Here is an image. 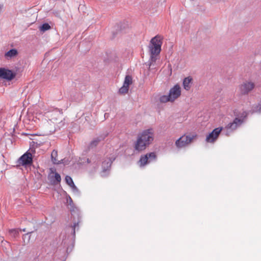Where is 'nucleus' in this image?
I'll use <instances>...</instances> for the list:
<instances>
[{"mask_svg":"<svg viewBox=\"0 0 261 261\" xmlns=\"http://www.w3.org/2000/svg\"><path fill=\"white\" fill-rule=\"evenodd\" d=\"M153 140V130L151 128L143 130L138 136L135 143V150L141 152L145 150Z\"/></svg>","mask_w":261,"mask_h":261,"instance_id":"nucleus-1","label":"nucleus"},{"mask_svg":"<svg viewBox=\"0 0 261 261\" xmlns=\"http://www.w3.org/2000/svg\"><path fill=\"white\" fill-rule=\"evenodd\" d=\"M247 116L246 112H243L239 117L234 118L232 122L229 123L224 128H223V133L225 135L229 136L243 123Z\"/></svg>","mask_w":261,"mask_h":261,"instance_id":"nucleus-2","label":"nucleus"},{"mask_svg":"<svg viewBox=\"0 0 261 261\" xmlns=\"http://www.w3.org/2000/svg\"><path fill=\"white\" fill-rule=\"evenodd\" d=\"M162 39L161 36L159 35L151 39L149 46L150 54L159 55L160 53L163 43Z\"/></svg>","mask_w":261,"mask_h":261,"instance_id":"nucleus-3","label":"nucleus"},{"mask_svg":"<svg viewBox=\"0 0 261 261\" xmlns=\"http://www.w3.org/2000/svg\"><path fill=\"white\" fill-rule=\"evenodd\" d=\"M195 137L194 135L182 136L176 141L175 145L178 148L185 147L192 142Z\"/></svg>","mask_w":261,"mask_h":261,"instance_id":"nucleus-4","label":"nucleus"},{"mask_svg":"<svg viewBox=\"0 0 261 261\" xmlns=\"http://www.w3.org/2000/svg\"><path fill=\"white\" fill-rule=\"evenodd\" d=\"M33 161L32 153L27 151L18 159L17 162L19 164L27 167L32 165Z\"/></svg>","mask_w":261,"mask_h":261,"instance_id":"nucleus-5","label":"nucleus"},{"mask_svg":"<svg viewBox=\"0 0 261 261\" xmlns=\"http://www.w3.org/2000/svg\"><path fill=\"white\" fill-rule=\"evenodd\" d=\"M255 87L254 83L249 81L243 82L239 87L240 94L247 95Z\"/></svg>","mask_w":261,"mask_h":261,"instance_id":"nucleus-6","label":"nucleus"},{"mask_svg":"<svg viewBox=\"0 0 261 261\" xmlns=\"http://www.w3.org/2000/svg\"><path fill=\"white\" fill-rule=\"evenodd\" d=\"M222 130L223 127H218L215 128L206 136L205 139L206 142L208 143L215 142Z\"/></svg>","mask_w":261,"mask_h":261,"instance_id":"nucleus-7","label":"nucleus"},{"mask_svg":"<svg viewBox=\"0 0 261 261\" xmlns=\"http://www.w3.org/2000/svg\"><path fill=\"white\" fill-rule=\"evenodd\" d=\"M15 75V73L12 70L5 68H0V79L10 81L14 78Z\"/></svg>","mask_w":261,"mask_h":261,"instance_id":"nucleus-8","label":"nucleus"},{"mask_svg":"<svg viewBox=\"0 0 261 261\" xmlns=\"http://www.w3.org/2000/svg\"><path fill=\"white\" fill-rule=\"evenodd\" d=\"M168 95L171 100V102L174 101L181 95V89L180 86L177 84L174 85L170 89Z\"/></svg>","mask_w":261,"mask_h":261,"instance_id":"nucleus-9","label":"nucleus"},{"mask_svg":"<svg viewBox=\"0 0 261 261\" xmlns=\"http://www.w3.org/2000/svg\"><path fill=\"white\" fill-rule=\"evenodd\" d=\"M114 160V158H107L102 162V171L101 172L102 176H105L106 175L105 173L110 170L111 164Z\"/></svg>","mask_w":261,"mask_h":261,"instance_id":"nucleus-10","label":"nucleus"},{"mask_svg":"<svg viewBox=\"0 0 261 261\" xmlns=\"http://www.w3.org/2000/svg\"><path fill=\"white\" fill-rule=\"evenodd\" d=\"M99 156L97 155L92 156L90 159H86L85 160L88 164H90L94 170L97 169L100 162Z\"/></svg>","mask_w":261,"mask_h":261,"instance_id":"nucleus-11","label":"nucleus"},{"mask_svg":"<svg viewBox=\"0 0 261 261\" xmlns=\"http://www.w3.org/2000/svg\"><path fill=\"white\" fill-rule=\"evenodd\" d=\"M106 136H100L99 137L94 139L89 144L88 148L89 149H92L95 147L99 143L100 141L105 139Z\"/></svg>","mask_w":261,"mask_h":261,"instance_id":"nucleus-12","label":"nucleus"},{"mask_svg":"<svg viewBox=\"0 0 261 261\" xmlns=\"http://www.w3.org/2000/svg\"><path fill=\"white\" fill-rule=\"evenodd\" d=\"M192 82V78L190 77H186L183 81V86L185 90H189L191 87V83Z\"/></svg>","mask_w":261,"mask_h":261,"instance_id":"nucleus-13","label":"nucleus"},{"mask_svg":"<svg viewBox=\"0 0 261 261\" xmlns=\"http://www.w3.org/2000/svg\"><path fill=\"white\" fill-rule=\"evenodd\" d=\"M18 54L17 50L16 49H11L5 53V56L6 58H11L16 56Z\"/></svg>","mask_w":261,"mask_h":261,"instance_id":"nucleus-14","label":"nucleus"},{"mask_svg":"<svg viewBox=\"0 0 261 261\" xmlns=\"http://www.w3.org/2000/svg\"><path fill=\"white\" fill-rule=\"evenodd\" d=\"M139 162L140 163V167H143L145 165L149 163L146 154L140 157Z\"/></svg>","mask_w":261,"mask_h":261,"instance_id":"nucleus-15","label":"nucleus"},{"mask_svg":"<svg viewBox=\"0 0 261 261\" xmlns=\"http://www.w3.org/2000/svg\"><path fill=\"white\" fill-rule=\"evenodd\" d=\"M58 156V152L56 150H54L51 153V159L53 163L55 164H59L61 163L59 161H58V160L56 159V158Z\"/></svg>","mask_w":261,"mask_h":261,"instance_id":"nucleus-16","label":"nucleus"},{"mask_svg":"<svg viewBox=\"0 0 261 261\" xmlns=\"http://www.w3.org/2000/svg\"><path fill=\"white\" fill-rule=\"evenodd\" d=\"M33 232V231H29L28 232H27V233L24 234L22 236V240H23V244L24 245H25L27 244H28L30 240V239H31V234Z\"/></svg>","mask_w":261,"mask_h":261,"instance_id":"nucleus-17","label":"nucleus"},{"mask_svg":"<svg viewBox=\"0 0 261 261\" xmlns=\"http://www.w3.org/2000/svg\"><path fill=\"white\" fill-rule=\"evenodd\" d=\"M62 244L63 245L64 247H66V252H68L69 249L68 245L69 244L72 245V242L70 240H69L68 238L66 239V237H65L64 239L63 238Z\"/></svg>","mask_w":261,"mask_h":261,"instance_id":"nucleus-18","label":"nucleus"},{"mask_svg":"<svg viewBox=\"0 0 261 261\" xmlns=\"http://www.w3.org/2000/svg\"><path fill=\"white\" fill-rule=\"evenodd\" d=\"M147 158L148 159L149 163L155 161L156 160V155L155 152H150L146 153Z\"/></svg>","mask_w":261,"mask_h":261,"instance_id":"nucleus-19","label":"nucleus"},{"mask_svg":"<svg viewBox=\"0 0 261 261\" xmlns=\"http://www.w3.org/2000/svg\"><path fill=\"white\" fill-rule=\"evenodd\" d=\"M132 84V77L129 75H126L125 77L124 81L123 82L124 85L129 87V85Z\"/></svg>","mask_w":261,"mask_h":261,"instance_id":"nucleus-20","label":"nucleus"},{"mask_svg":"<svg viewBox=\"0 0 261 261\" xmlns=\"http://www.w3.org/2000/svg\"><path fill=\"white\" fill-rule=\"evenodd\" d=\"M61 181V177L60 175L57 173H55V180H51L52 184L53 185H56L58 183H60Z\"/></svg>","mask_w":261,"mask_h":261,"instance_id":"nucleus-21","label":"nucleus"},{"mask_svg":"<svg viewBox=\"0 0 261 261\" xmlns=\"http://www.w3.org/2000/svg\"><path fill=\"white\" fill-rule=\"evenodd\" d=\"M9 233L12 237L16 238L19 236V230L18 229H10L9 230Z\"/></svg>","mask_w":261,"mask_h":261,"instance_id":"nucleus-22","label":"nucleus"},{"mask_svg":"<svg viewBox=\"0 0 261 261\" xmlns=\"http://www.w3.org/2000/svg\"><path fill=\"white\" fill-rule=\"evenodd\" d=\"M77 228L79 229V222H74L73 225H71L70 228L71 229V234L72 235V238L74 239L75 236V229Z\"/></svg>","mask_w":261,"mask_h":261,"instance_id":"nucleus-23","label":"nucleus"},{"mask_svg":"<svg viewBox=\"0 0 261 261\" xmlns=\"http://www.w3.org/2000/svg\"><path fill=\"white\" fill-rule=\"evenodd\" d=\"M159 100L161 102H162V103H165L168 101L171 102V100L170 98L169 97V95H164L161 96L160 97Z\"/></svg>","mask_w":261,"mask_h":261,"instance_id":"nucleus-24","label":"nucleus"},{"mask_svg":"<svg viewBox=\"0 0 261 261\" xmlns=\"http://www.w3.org/2000/svg\"><path fill=\"white\" fill-rule=\"evenodd\" d=\"M50 29V26L48 23H44L40 27V30L41 32H44Z\"/></svg>","mask_w":261,"mask_h":261,"instance_id":"nucleus-25","label":"nucleus"},{"mask_svg":"<svg viewBox=\"0 0 261 261\" xmlns=\"http://www.w3.org/2000/svg\"><path fill=\"white\" fill-rule=\"evenodd\" d=\"M72 190V192L73 194L77 196H80L81 195L80 191L79 190V189L76 187V186L74 184L72 186L70 187Z\"/></svg>","mask_w":261,"mask_h":261,"instance_id":"nucleus-26","label":"nucleus"},{"mask_svg":"<svg viewBox=\"0 0 261 261\" xmlns=\"http://www.w3.org/2000/svg\"><path fill=\"white\" fill-rule=\"evenodd\" d=\"M65 180L66 183L70 187L74 184L72 178L69 175H66L65 176Z\"/></svg>","mask_w":261,"mask_h":261,"instance_id":"nucleus-27","label":"nucleus"},{"mask_svg":"<svg viewBox=\"0 0 261 261\" xmlns=\"http://www.w3.org/2000/svg\"><path fill=\"white\" fill-rule=\"evenodd\" d=\"M129 89V87L124 85L119 89V92L120 94H124L127 93Z\"/></svg>","mask_w":261,"mask_h":261,"instance_id":"nucleus-28","label":"nucleus"},{"mask_svg":"<svg viewBox=\"0 0 261 261\" xmlns=\"http://www.w3.org/2000/svg\"><path fill=\"white\" fill-rule=\"evenodd\" d=\"M122 25H123V24L121 23V24H118L117 26L115 27L116 28H116V32H115L114 31H113V35L114 37L116 34H118V31H119V32H122Z\"/></svg>","mask_w":261,"mask_h":261,"instance_id":"nucleus-29","label":"nucleus"},{"mask_svg":"<svg viewBox=\"0 0 261 261\" xmlns=\"http://www.w3.org/2000/svg\"><path fill=\"white\" fill-rule=\"evenodd\" d=\"M158 55H152V54H150V60H151V62L152 63L153 62H155L156 60V56H157Z\"/></svg>","mask_w":261,"mask_h":261,"instance_id":"nucleus-30","label":"nucleus"},{"mask_svg":"<svg viewBox=\"0 0 261 261\" xmlns=\"http://www.w3.org/2000/svg\"><path fill=\"white\" fill-rule=\"evenodd\" d=\"M67 201H69V205L70 206H72V205L73 204V201L71 198L70 196H69L68 198H67Z\"/></svg>","mask_w":261,"mask_h":261,"instance_id":"nucleus-31","label":"nucleus"},{"mask_svg":"<svg viewBox=\"0 0 261 261\" xmlns=\"http://www.w3.org/2000/svg\"><path fill=\"white\" fill-rule=\"evenodd\" d=\"M3 7V4H0V13L2 12Z\"/></svg>","mask_w":261,"mask_h":261,"instance_id":"nucleus-32","label":"nucleus"},{"mask_svg":"<svg viewBox=\"0 0 261 261\" xmlns=\"http://www.w3.org/2000/svg\"><path fill=\"white\" fill-rule=\"evenodd\" d=\"M59 112V113H60V114H61V113H62V112H62V110H58V109H56V110H55V112Z\"/></svg>","mask_w":261,"mask_h":261,"instance_id":"nucleus-33","label":"nucleus"},{"mask_svg":"<svg viewBox=\"0 0 261 261\" xmlns=\"http://www.w3.org/2000/svg\"><path fill=\"white\" fill-rule=\"evenodd\" d=\"M19 231H21L22 230V231H23L24 232H25L26 231V229L25 228H23L22 229H19Z\"/></svg>","mask_w":261,"mask_h":261,"instance_id":"nucleus-34","label":"nucleus"},{"mask_svg":"<svg viewBox=\"0 0 261 261\" xmlns=\"http://www.w3.org/2000/svg\"><path fill=\"white\" fill-rule=\"evenodd\" d=\"M71 213H74V210H71Z\"/></svg>","mask_w":261,"mask_h":261,"instance_id":"nucleus-35","label":"nucleus"},{"mask_svg":"<svg viewBox=\"0 0 261 261\" xmlns=\"http://www.w3.org/2000/svg\"><path fill=\"white\" fill-rule=\"evenodd\" d=\"M84 163H85V162H84V161H81V163H83V164H84Z\"/></svg>","mask_w":261,"mask_h":261,"instance_id":"nucleus-36","label":"nucleus"}]
</instances>
